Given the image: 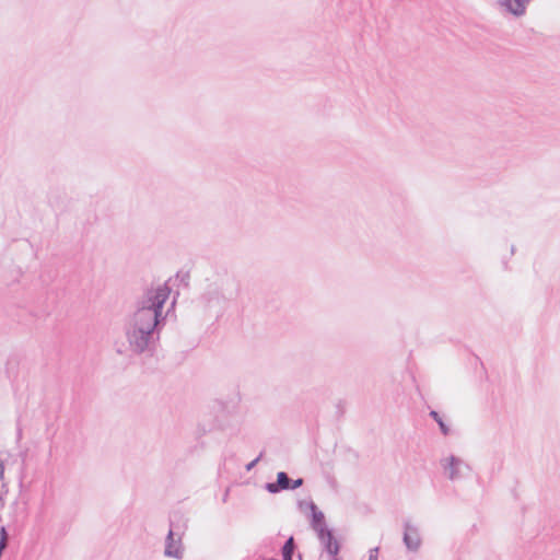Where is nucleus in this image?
<instances>
[{
	"instance_id": "1",
	"label": "nucleus",
	"mask_w": 560,
	"mask_h": 560,
	"mask_svg": "<svg viewBox=\"0 0 560 560\" xmlns=\"http://www.w3.org/2000/svg\"><path fill=\"white\" fill-rule=\"evenodd\" d=\"M172 289L167 283L144 291L137 301V307L126 325V338L130 350L136 354L153 355L160 332L165 326L164 305Z\"/></svg>"
},
{
	"instance_id": "2",
	"label": "nucleus",
	"mask_w": 560,
	"mask_h": 560,
	"mask_svg": "<svg viewBox=\"0 0 560 560\" xmlns=\"http://www.w3.org/2000/svg\"><path fill=\"white\" fill-rule=\"evenodd\" d=\"M304 485L303 478L292 479L288 472L279 471L277 472L276 480L266 482L264 488L267 492L271 494H277L282 491H292Z\"/></svg>"
},
{
	"instance_id": "3",
	"label": "nucleus",
	"mask_w": 560,
	"mask_h": 560,
	"mask_svg": "<svg viewBox=\"0 0 560 560\" xmlns=\"http://www.w3.org/2000/svg\"><path fill=\"white\" fill-rule=\"evenodd\" d=\"M442 467L447 472L450 480H457L464 477L463 468L470 470V466L466 464L462 458L455 455H451L446 459L441 462Z\"/></svg>"
},
{
	"instance_id": "4",
	"label": "nucleus",
	"mask_w": 560,
	"mask_h": 560,
	"mask_svg": "<svg viewBox=\"0 0 560 560\" xmlns=\"http://www.w3.org/2000/svg\"><path fill=\"white\" fill-rule=\"evenodd\" d=\"M402 541L409 551L416 552L421 546V536L417 526L409 521L404 522Z\"/></svg>"
},
{
	"instance_id": "5",
	"label": "nucleus",
	"mask_w": 560,
	"mask_h": 560,
	"mask_svg": "<svg viewBox=\"0 0 560 560\" xmlns=\"http://www.w3.org/2000/svg\"><path fill=\"white\" fill-rule=\"evenodd\" d=\"M175 533L173 530V522L171 521V528L166 535L164 555L168 558L182 559L184 551L182 548L180 537L175 540Z\"/></svg>"
},
{
	"instance_id": "6",
	"label": "nucleus",
	"mask_w": 560,
	"mask_h": 560,
	"mask_svg": "<svg viewBox=\"0 0 560 560\" xmlns=\"http://www.w3.org/2000/svg\"><path fill=\"white\" fill-rule=\"evenodd\" d=\"M317 537H318L320 544L323 545L324 551L328 555V557L337 556V553H340L341 544L335 537L334 530L331 528L317 535Z\"/></svg>"
},
{
	"instance_id": "7",
	"label": "nucleus",
	"mask_w": 560,
	"mask_h": 560,
	"mask_svg": "<svg viewBox=\"0 0 560 560\" xmlns=\"http://www.w3.org/2000/svg\"><path fill=\"white\" fill-rule=\"evenodd\" d=\"M528 2L529 0H499L500 5L514 16L524 15Z\"/></svg>"
},
{
	"instance_id": "8",
	"label": "nucleus",
	"mask_w": 560,
	"mask_h": 560,
	"mask_svg": "<svg viewBox=\"0 0 560 560\" xmlns=\"http://www.w3.org/2000/svg\"><path fill=\"white\" fill-rule=\"evenodd\" d=\"M310 525L316 532L317 535L330 529L326 524L325 514L319 510L317 512L308 514Z\"/></svg>"
},
{
	"instance_id": "9",
	"label": "nucleus",
	"mask_w": 560,
	"mask_h": 560,
	"mask_svg": "<svg viewBox=\"0 0 560 560\" xmlns=\"http://www.w3.org/2000/svg\"><path fill=\"white\" fill-rule=\"evenodd\" d=\"M296 544L293 536H290L282 545L280 552L282 560H293Z\"/></svg>"
},
{
	"instance_id": "10",
	"label": "nucleus",
	"mask_w": 560,
	"mask_h": 560,
	"mask_svg": "<svg viewBox=\"0 0 560 560\" xmlns=\"http://www.w3.org/2000/svg\"><path fill=\"white\" fill-rule=\"evenodd\" d=\"M429 416L438 423L439 429L444 436H447L451 433L450 425L443 420L439 411L430 410Z\"/></svg>"
},
{
	"instance_id": "11",
	"label": "nucleus",
	"mask_w": 560,
	"mask_h": 560,
	"mask_svg": "<svg viewBox=\"0 0 560 560\" xmlns=\"http://www.w3.org/2000/svg\"><path fill=\"white\" fill-rule=\"evenodd\" d=\"M303 504H306V511H310V514L319 511L318 506L315 504V502L313 500H310V501L300 500L298 502V506L301 511H303Z\"/></svg>"
},
{
	"instance_id": "12",
	"label": "nucleus",
	"mask_w": 560,
	"mask_h": 560,
	"mask_svg": "<svg viewBox=\"0 0 560 560\" xmlns=\"http://www.w3.org/2000/svg\"><path fill=\"white\" fill-rule=\"evenodd\" d=\"M48 201L51 207H54L56 209H62V205H61V200H60L59 196L51 192L48 197Z\"/></svg>"
},
{
	"instance_id": "13",
	"label": "nucleus",
	"mask_w": 560,
	"mask_h": 560,
	"mask_svg": "<svg viewBox=\"0 0 560 560\" xmlns=\"http://www.w3.org/2000/svg\"><path fill=\"white\" fill-rule=\"evenodd\" d=\"M262 456H264V452H260V454L256 458H254L252 462L246 464L245 465L246 471H250L259 463V460L262 458Z\"/></svg>"
},
{
	"instance_id": "14",
	"label": "nucleus",
	"mask_w": 560,
	"mask_h": 560,
	"mask_svg": "<svg viewBox=\"0 0 560 560\" xmlns=\"http://www.w3.org/2000/svg\"><path fill=\"white\" fill-rule=\"evenodd\" d=\"M378 551H380L378 547H374V548L370 549V551H369V560H377Z\"/></svg>"
},
{
	"instance_id": "15",
	"label": "nucleus",
	"mask_w": 560,
	"mask_h": 560,
	"mask_svg": "<svg viewBox=\"0 0 560 560\" xmlns=\"http://www.w3.org/2000/svg\"><path fill=\"white\" fill-rule=\"evenodd\" d=\"M240 293V284H236V288H235V291L234 292H231L229 294V296H226L228 300H233L235 299Z\"/></svg>"
},
{
	"instance_id": "16",
	"label": "nucleus",
	"mask_w": 560,
	"mask_h": 560,
	"mask_svg": "<svg viewBox=\"0 0 560 560\" xmlns=\"http://www.w3.org/2000/svg\"><path fill=\"white\" fill-rule=\"evenodd\" d=\"M3 474H4V465H3V463L0 460V479H2Z\"/></svg>"
},
{
	"instance_id": "17",
	"label": "nucleus",
	"mask_w": 560,
	"mask_h": 560,
	"mask_svg": "<svg viewBox=\"0 0 560 560\" xmlns=\"http://www.w3.org/2000/svg\"><path fill=\"white\" fill-rule=\"evenodd\" d=\"M329 560H342L339 553L337 556H329Z\"/></svg>"
},
{
	"instance_id": "18",
	"label": "nucleus",
	"mask_w": 560,
	"mask_h": 560,
	"mask_svg": "<svg viewBox=\"0 0 560 560\" xmlns=\"http://www.w3.org/2000/svg\"><path fill=\"white\" fill-rule=\"evenodd\" d=\"M502 265H503L504 269H508V268H509V266H508V261H506L505 259H503V260H502Z\"/></svg>"
},
{
	"instance_id": "19",
	"label": "nucleus",
	"mask_w": 560,
	"mask_h": 560,
	"mask_svg": "<svg viewBox=\"0 0 560 560\" xmlns=\"http://www.w3.org/2000/svg\"><path fill=\"white\" fill-rule=\"evenodd\" d=\"M510 252H511V255H514V253H515V246L514 245L511 246Z\"/></svg>"
},
{
	"instance_id": "20",
	"label": "nucleus",
	"mask_w": 560,
	"mask_h": 560,
	"mask_svg": "<svg viewBox=\"0 0 560 560\" xmlns=\"http://www.w3.org/2000/svg\"><path fill=\"white\" fill-rule=\"evenodd\" d=\"M21 435H22V430L19 428L18 429V436L21 438Z\"/></svg>"
},
{
	"instance_id": "21",
	"label": "nucleus",
	"mask_w": 560,
	"mask_h": 560,
	"mask_svg": "<svg viewBox=\"0 0 560 560\" xmlns=\"http://www.w3.org/2000/svg\"><path fill=\"white\" fill-rule=\"evenodd\" d=\"M298 559H299V560H303V555L299 552V553H298Z\"/></svg>"
},
{
	"instance_id": "22",
	"label": "nucleus",
	"mask_w": 560,
	"mask_h": 560,
	"mask_svg": "<svg viewBox=\"0 0 560 560\" xmlns=\"http://www.w3.org/2000/svg\"><path fill=\"white\" fill-rule=\"evenodd\" d=\"M188 273H186L183 278H182V281L186 280V278H188Z\"/></svg>"
},
{
	"instance_id": "23",
	"label": "nucleus",
	"mask_w": 560,
	"mask_h": 560,
	"mask_svg": "<svg viewBox=\"0 0 560 560\" xmlns=\"http://www.w3.org/2000/svg\"><path fill=\"white\" fill-rule=\"evenodd\" d=\"M2 506H3V500H2V498L0 497V508H2Z\"/></svg>"
},
{
	"instance_id": "24",
	"label": "nucleus",
	"mask_w": 560,
	"mask_h": 560,
	"mask_svg": "<svg viewBox=\"0 0 560 560\" xmlns=\"http://www.w3.org/2000/svg\"><path fill=\"white\" fill-rule=\"evenodd\" d=\"M228 498V492L223 495V501L225 502Z\"/></svg>"
},
{
	"instance_id": "25",
	"label": "nucleus",
	"mask_w": 560,
	"mask_h": 560,
	"mask_svg": "<svg viewBox=\"0 0 560 560\" xmlns=\"http://www.w3.org/2000/svg\"><path fill=\"white\" fill-rule=\"evenodd\" d=\"M306 511V504H303V511L302 512H305Z\"/></svg>"
},
{
	"instance_id": "26",
	"label": "nucleus",
	"mask_w": 560,
	"mask_h": 560,
	"mask_svg": "<svg viewBox=\"0 0 560 560\" xmlns=\"http://www.w3.org/2000/svg\"><path fill=\"white\" fill-rule=\"evenodd\" d=\"M268 560H278V559H276V558H269Z\"/></svg>"
}]
</instances>
